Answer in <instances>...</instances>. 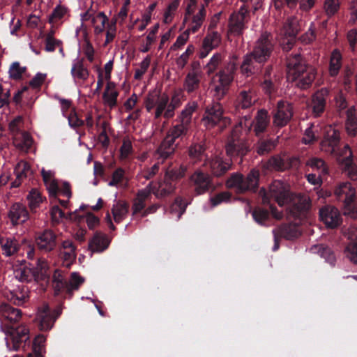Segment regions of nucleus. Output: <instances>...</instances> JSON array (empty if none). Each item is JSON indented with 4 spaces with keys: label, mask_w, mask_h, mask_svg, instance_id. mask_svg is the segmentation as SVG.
<instances>
[{
    "label": "nucleus",
    "mask_w": 357,
    "mask_h": 357,
    "mask_svg": "<svg viewBox=\"0 0 357 357\" xmlns=\"http://www.w3.org/2000/svg\"><path fill=\"white\" fill-rule=\"evenodd\" d=\"M336 198L342 202L344 213L355 215L357 207L355 203L356 191L349 182L340 183L335 190Z\"/></svg>",
    "instance_id": "obj_13"
},
{
    "label": "nucleus",
    "mask_w": 357,
    "mask_h": 357,
    "mask_svg": "<svg viewBox=\"0 0 357 357\" xmlns=\"http://www.w3.org/2000/svg\"><path fill=\"white\" fill-rule=\"evenodd\" d=\"M187 172V166L183 164H172L167 169L165 177L178 184V182L183 178Z\"/></svg>",
    "instance_id": "obj_36"
},
{
    "label": "nucleus",
    "mask_w": 357,
    "mask_h": 357,
    "mask_svg": "<svg viewBox=\"0 0 357 357\" xmlns=\"http://www.w3.org/2000/svg\"><path fill=\"white\" fill-rule=\"evenodd\" d=\"M183 89L188 95L196 93L200 87V77L196 72H189L183 81Z\"/></svg>",
    "instance_id": "obj_33"
},
{
    "label": "nucleus",
    "mask_w": 357,
    "mask_h": 357,
    "mask_svg": "<svg viewBox=\"0 0 357 357\" xmlns=\"http://www.w3.org/2000/svg\"><path fill=\"white\" fill-rule=\"evenodd\" d=\"M26 70V67H22L19 62L15 61L12 63L9 68V77L12 79L19 80L22 79V75Z\"/></svg>",
    "instance_id": "obj_53"
},
{
    "label": "nucleus",
    "mask_w": 357,
    "mask_h": 357,
    "mask_svg": "<svg viewBox=\"0 0 357 357\" xmlns=\"http://www.w3.org/2000/svg\"><path fill=\"white\" fill-rule=\"evenodd\" d=\"M107 23H108V17L105 13H98L92 19V26L94 29V34L100 35L107 28Z\"/></svg>",
    "instance_id": "obj_43"
},
{
    "label": "nucleus",
    "mask_w": 357,
    "mask_h": 357,
    "mask_svg": "<svg viewBox=\"0 0 357 357\" xmlns=\"http://www.w3.org/2000/svg\"><path fill=\"white\" fill-rule=\"evenodd\" d=\"M195 193L200 195L208 192L213 185L211 177L200 170H196L190 177Z\"/></svg>",
    "instance_id": "obj_18"
},
{
    "label": "nucleus",
    "mask_w": 357,
    "mask_h": 357,
    "mask_svg": "<svg viewBox=\"0 0 357 357\" xmlns=\"http://www.w3.org/2000/svg\"><path fill=\"white\" fill-rule=\"evenodd\" d=\"M161 189L160 190L162 192V198L169 196V195L174 192L175 190L177 188V183L173 181H170L169 179H166V177L164 176V181L160 183Z\"/></svg>",
    "instance_id": "obj_61"
},
{
    "label": "nucleus",
    "mask_w": 357,
    "mask_h": 357,
    "mask_svg": "<svg viewBox=\"0 0 357 357\" xmlns=\"http://www.w3.org/2000/svg\"><path fill=\"white\" fill-rule=\"evenodd\" d=\"M205 6H206L202 5L199 12L192 16V22L188 29L193 33L198 31L205 20L206 15Z\"/></svg>",
    "instance_id": "obj_46"
},
{
    "label": "nucleus",
    "mask_w": 357,
    "mask_h": 357,
    "mask_svg": "<svg viewBox=\"0 0 357 357\" xmlns=\"http://www.w3.org/2000/svg\"><path fill=\"white\" fill-rule=\"evenodd\" d=\"M270 213L277 220H280L283 217L282 213L279 212L273 204H269V210L261 207H257L253 210L252 215L256 222L259 225H264L265 222L269 220Z\"/></svg>",
    "instance_id": "obj_26"
},
{
    "label": "nucleus",
    "mask_w": 357,
    "mask_h": 357,
    "mask_svg": "<svg viewBox=\"0 0 357 357\" xmlns=\"http://www.w3.org/2000/svg\"><path fill=\"white\" fill-rule=\"evenodd\" d=\"M347 257L354 264H357V243H350L345 248Z\"/></svg>",
    "instance_id": "obj_64"
},
{
    "label": "nucleus",
    "mask_w": 357,
    "mask_h": 357,
    "mask_svg": "<svg viewBox=\"0 0 357 357\" xmlns=\"http://www.w3.org/2000/svg\"><path fill=\"white\" fill-rule=\"evenodd\" d=\"M354 73V70L351 66L347 64L343 67L341 78L345 88H351Z\"/></svg>",
    "instance_id": "obj_58"
},
{
    "label": "nucleus",
    "mask_w": 357,
    "mask_h": 357,
    "mask_svg": "<svg viewBox=\"0 0 357 357\" xmlns=\"http://www.w3.org/2000/svg\"><path fill=\"white\" fill-rule=\"evenodd\" d=\"M197 107L198 104L196 101L190 102L185 106L174 120V124L167 132L166 136L168 139L172 138L176 142V139L182 140L188 135L191 128L192 114Z\"/></svg>",
    "instance_id": "obj_3"
},
{
    "label": "nucleus",
    "mask_w": 357,
    "mask_h": 357,
    "mask_svg": "<svg viewBox=\"0 0 357 357\" xmlns=\"http://www.w3.org/2000/svg\"><path fill=\"white\" fill-rule=\"evenodd\" d=\"M236 59L237 57L234 56L233 60L226 63L224 67L215 75L218 79H214L213 84V97L216 100L215 102L221 100L229 91L238 68L236 63Z\"/></svg>",
    "instance_id": "obj_5"
},
{
    "label": "nucleus",
    "mask_w": 357,
    "mask_h": 357,
    "mask_svg": "<svg viewBox=\"0 0 357 357\" xmlns=\"http://www.w3.org/2000/svg\"><path fill=\"white\" fill-rule=\"evenodd\" d=\"M264 167L268 170L284 171L289 165L286 163L280 155L271 157L264 164Z\"/></svg>",
    "instance_id": "obj_45"
},
{
    "label": "nucleus",
    "mask_w": 357,
    "mask_h": 357,
    "mask_svg": "<svg viewBox=\"0 0 357 357\" xmlns=\"http://www.w3.org/2000/svg\"><path fill=\"white\" fill-rule=\"evenodd\" d=\"M52 221L54 224H59L63 219H70L71 214L66 215L59 206H54L50 210Z\"/></svg>",
    "instance_id": "obj_57"
},
{
    "label": "nucleus",
    "mask_w": 357,
    "mask_h": 357,
    "mask_svg": "<svg viewBox=\"0 0 357 357\" xmlns=\"http://www.w3.org/2000/svg\"><path fill=\"white\" fill-rule=\"evenodd\" d=\"M287 79L301 89L310 88L317 74V68L307 63L300 54H289L286 58Z\"/></svg>",
    "instance_id": "obj_2"
},
{
    "label": "nucleus",
    "mask_w": 357,
    "mask_h": 357,
    "mask_svg": "<svg viewBox=\"0 0 357 357\" xmlns=\"http://www.w3.org/2000/svg\"><path fill=\"white\" fill-rule=\"evenodd\" d=\"M205 143L202 141L200 142H193L188 148V155L195 162L202 160L206 155Z\"/></svg>",
    "instance_id": "obj_39"
},
{
    "label": "nucleus",
    "mask_w": 357,
    "mask_h": 357,
    "mask_svg": "<svg viewBox=\"0 0 357 357\" xmlns=\"http://www.w3.org/2000/svg\"><path fill=\"white\" fill-rule=\"evenodd\" d=\"M4 296L16 305H22L29 299L28 291H5Z\"/></svg>",
    "instance_id": "obj_44"
},
{
    "label": "nucleus",
    "mask_w": 357,
    "mask_h": 357,
    "mask_svg": "<svg viewBox=\"0 0 357 357\" xmlns=\"http://www.w3.org/2000/svg\"><path fill=\"white\" fill-rule=\"evenodd\" d=\"M35 245L38 251L43 254H50L55 250L58 245L56 234L50 229L36 233Z\"/></svg>",
    "instance_id": "obj_14"
},
{
    "label": "nucleus",
    "mask_w": 357,
    "mask_h": 357,
    "mask_svg": "<svg viewBox=\"0 0 357 357\" xmlns=\"http://www.w3.org/2000/svg\"><path fill=\"white\" fill-rule=\"evenodd\" d=\"M328 94V90L326 88H322L312 95L310 107L314 116H320L324 112Z\"/></svg>",
    "instance_id": "obj_24"
},
{
    "label": "nucleus",
    "mask_w": 357,
    "mask_h": 357,
    "mask_svg": "<svg viewBox=\"0 0 357 357\" xmlns=\"http://www.w3.org/2000/svg\"><path fill=\"white\" fill-rule=\"evenodd\" d=\"M340 9L339 0H325L324 10L328 17L335 15Z\"/></svg>",
    "instance_id": "obj_56"
},
{
    "label": "nucleus",
    "mask_w": 357,
    "mask_h": 357,
    "mask_svg": "<svg viewBox=\"0 0 357 357\" xmlns=\"http://www.w3.org/2000/svg\"><path fill=\"white\" fill-rule=\"evenodd\" d=\"M61 310L57 308L51 312L47 303H43L38 308L36 319L39 323V326L43 331L52 328L56 318L61 314Z\"/></svg>",
    "instance_id": "obj_17"
},
{
    "label": "nucleus",
    "mask_w": 357,
    "mask_h": 357,
    "mask_svg": "<svg viewBox=\"0 0 357 357\" xmlns=\"http://www.w3.org/2000/svg\"><path fill=\"white\" fill-rule=\"evenodd\" d=\"M321 220L328 228H335L342 222L340 213L337 208L333 206H325L319 210Z\"/></svg>",
    "instance_id": "obj_22"
},
{
    "label": "nucleus",
    "mask_w": 357,
    "mask_h": 357,
    "mask_svg": "<svg viewBox=\"0 0 357 357\" xmlns=\"http://www.w3.org/2000/svg\"><path fill=\"white\" fill-rule=\"evenodd\" d=\"M274 49L273 35L267 31L263 32L255 42L252 50L243 56L239 67L241 74L246 77L258 74L270 59Z\"/></svg>",
    "instance_id": "obj_1"
},
{
    "label": "nucleus",
    "mask_w": 357,
    "mask_h": 357,
    "mask_svg": "<svg viewBox=\"0 0 357 357\" xmlns=\"http://www.w3.org/2000/svg\"><path fill=\"white\" fill-rule=\"evenodd\" d=\"M14 173L17 178L24 180L32 174V170L29 162L24 160H20L15 167Z\"/></svg>",
    "instance_id": "obj_51"
},
{
    "label": "nucleus",
    "mask_w": 357,
    "mask_h": 357,
    "mask_svg": "<svg viewBox=\"0 0 357 357\" xmlns=\"http://www.w3.org/2000/svg\"><path fill=\"white\" fill-rule=\"evenodd\" d=\"M273 124L278 127H283L287 124L291 119L293 112L290 104L283 100H280L277 106L273 109Z\"/></svg>",
    "instance_id": "obj_19"
},
{
    "label": "nucleus",
    "mask_w": 357,
    "mask_h": 357,
    "mask_svg": "<svg viewBox=\"0 0 357 357\" xmlns=\"http://www.w3.org/2000/svg\"><path fill=\"white\" fill-rule=\"evenodd\" d=\"M21 316L22 312L20 310L14 308L6 303L0 305V319L1 321L15 323L20 321Z\"/></svg>",
    "instance_id": "obj_34"
},
{
    "label": "nucleus",
    "mask_w": 357,
    "mask_h": 357,
    "mask_svg": "<svg viewBox=\"0 0 357 357\" xmlns=\"http://www.w3.org/2000/svg\"><path fill=\"white\" fill-rule=\"evenodd\" d=\"M245 128L243 116L239 122L232 128L225 146L227 155L229 158H239L242 162L243 158L250 151L248 141L241 137L243 129Z\"/></svg>",
    "instance_id": "obj_4"
},
{
    "label": "nucleus",
    "mask_w": 357,
    "mask_h": 357,
    "mask_svg": "<svg viewBox=\"0 0 357 357\" xmlns=\"http://www.w3.org/2000/svg\"><path fill=\"white\" fill-rule=\"evenodd\" d=\"M231 195L230 192L224 191L219 192L210 199L211 204L213 207L217 206L222 203L229 202L231 199Z\"/></svg>",
    "instance_id": "obj_59"
},
{
    "label": "nucleus",
    "mask_w": 357,
    "mask_h": 357,
    "mask_svg": "<svg viewBox=\"0 0 357 357\" xmlns=\"http://www.w3.org/2000/svg\"><path fill=\"white\" fill-rule=\"evenodd\" d=\"M118 96L119 92L116 90H113L111 92L104 91L102 99L105 105H108L110 108H114L117 105Z\"/></svg>",
    "instance_id": "obj_60"
},
{
    "label": "nucleus",
    "mask_w": 357,
    "mask_h": 357,
    "mask_svg": "<svg viewBox=\"0 0 357 357\" xmlns=\"http://www.w3.org/2000/svg\"><path fill=\"white\" fill-rule=\"evenodd\" d=\"M188 204L185 202L181 197H177L170 206V213L175 214L177 217V220H179L185 212Z\"/></svg>",
    "instance_id": "obj_49"
},
{
    "label": "nucleus",
    "mask_w": 357,
    "mask_h": 357,
    "mask_svg": "<svg viewBox=\"0 0 357 357\" xmlns=\"http://www.w3.org/2000/svg\"><path fill=\"white\" fill-rule=\"evenodd\" d=\"M254 94L255 92L251 89H242L238 92L234 103L235 110L237 113L243 116L242 111H246L247 114H250L251 108L255 102Z\"/></svg>",
    "instance_id": "obj_20"
},
{
    "label": "nucleus",
    "mask_w": 357,
    "mask_h": 357,
    "mask_svg": "<svg viewBox=\"0 0 357 357\" xmlns=\"http://www.w3.org/2000/svg\"><path fill=\"white\" fill-rule=\"evenodd\" d=\"M277 146V141L273 139L259 138L255 144V151L259 155H265L271 153Z\"/></svg>",
    "instance_id": "obj_40"
},
{
    "label": "nucleus",
    "mask_w": 357,
    "mask_h": 357,
    "mask_svg": "<svg viewBox=\"0 0 357 357\" xmlns=\"http://www.w3.org/2000/svg\"><path fill=\"white\" fill-rule=\"evenodd\" d=\"M84 58L77 59L74 61L70 72L74 79H78L83 81L88 79L89 76V71L87 68L84 66Z\"/></svg>",
    "instance_id": "obj_37"
},
{
    "label": "nucleus",
    "mask_w": 357,
    "mask_h": 357,
    "mask_svg": "<svg viewBox=\"0 0 357 357\" xmlns=\"http://www.w3.org/2000/svg\"><path fill=\"white\" fill-rule=\"evenodd\" d=\"M77 247L72 240L67 239L61 242L58 249V255L63 260V266L69 268L74 263L76 257Z\"/></svg>",
    "instance_id": "obj_21"
},
{
    "label": "nucleus",
    "mask_w": 357,
    "mask_h": 357,
    "mask_svg": "<svg viewBox=\"0 0 357 357\" xmlns=\"http://www.w3.org/2000/svg\"><path fill=\"white\" fill-rule=\"evenodd\" d=\"M340 162L344 166V170L347 172L349 176L353 179H357V165L354 162L353 152L349 144L342 148L340 158H338Z\"/></svg>",
    "instance_id": "obj_23"
},
{
    "label": "nucleus",
    "mask_w": 357,
    "mask_h": 357,
    "mask_svg": "<svg viewBox=\"0 0 357 357\" xmlns=\"http://www.w3.org/2000/svg\"><path fill=\"white\" fill-rule=\"evenodd\" d=\"M29 206L31 211L34 212L43 202V198L40 192L36 189H32L27 195Z\"/></svg>",
    "instance_id": "obj_52"
},
{
    "label": "nucleus",
    "mask_w": 357,
    "mask_h": 357,
    "mask_svg": "<svg viewBox=\"0 0 357 357\" xmlns=\"http://www.w3.org/2000/svg\"><path fill=\"white\" fill-rule=\"evenodd\" d=\"M221 41V36L217 31L208 32L203 40V47L213 50L218 47Z\"/></svg>",
    "instance_id": "obj_50"
},
{
    "label": "nucleus",
    "mask_w": 357,
    "mask_h": 357,
    "mask_svg": "<svg viewBox=\"0 0 357 357\" xmlns=\"http://www.w3.org/2000/svg\"><path fill=\"white\" fill-rule=\"evenodd\" d=\"M48 269L47 261L45 259H38L35 268L20 267L15 270L14 274L15 278L22 282H29L32 280L37 282H48L50 280Z\"/></svg>",
    "instance_id": "obj_8"
},
{
    "label": "nucleus",
    "mask_w": 357,
    "mask_h": 357,
    "mask_svg": "<svg viewBox=\"0 0 357 357\" xmlns=\"http://www.w3.org/2000/svg\"><path fill=\"white\" fill-rule=\"evenodd\" d=\"M243 118L247 132L252 130L257 137H261L267 131L271 120L268 112L265 109H259L252 120L250 114H245Z\"/></svg>",
    "instance_id": "obj_11"
},
{
    "label": "nucleus",
    "mask_w": 357,
    "mask_h": 357,
    "mask_svg": "<svg viewBox=\"0 0 357 357\" xmlns=\"http://www.w3.org/2000/svg\"><path fill=\"white\" fill-rule=\"evenodd\" d=\"M342 55L338 49L332 51L328 64V74L331 77H336L342 68Z\"/></svg>",
    "instance_id": "obj_32"
},
{
    "label": "nucleus",
    "mask_w": 357,
    "mask_h": 357,
    "mask_svg": "<svg viewBox=\"0 0 357 357\" xmlns=\"http://www.w3.org/2000/svg\"><path fill=\"white\" fill-rule=\"evenodd\" d=\"M340 132L338 129L331 125L325 126L320 142L321 151L340 158L342 151V149H340Z\"/></svg>",
    "instance_id": "obj_10"
},
{
    "label": "nucleus",
    "mask_w": 357,
    "mask_h": 357,
    "mask_svg": "<svg viewBox=\"0 0 357 357\" xmlns=\"http://www.w3.org/2000/svg\"><path fill=\"white\" fill-rule=\"evenodd\" d=\"M169 96L166 93L161 94L153 90L150 91L145 98L144 105L146 111L153 114L155 119H159L165 113L168 106Z\"/></svg>",
    "instance_id": "obj_9"
},
{
    "label": "nucleus",
    "mask_w": 357,
    "mask_h": 357,
    "mask_svg": "<svg viewBox=\"0 0 357 357\" xmlns=\"http://www.w3.org/2000/svg\"><path fill=\"white\" fill-rule=\"evenodd\" d=\"M346 130L350 137H355L357 134V114L354 107L347 111Z\"/></svg>",
    "instance_id": "obj_42"
},
{
    "label": "nucleus",
    "mask_w": 357,
    "mask_h": 357,
    "mask_svg": "<svg viewBox=\"0 0 357 357\" xmlns=\"http://www.w3.org/2000/svg\"><path fill=\"white\" fill-rule=\"evenodd\" d=\"M129 211V204L123 200H119L114 204L112 213L115 222L120 223L126 218Z\"/></svg>",
    "instance_id": "obj_38"
},
{
    "label": "nucleus",
    "mask_w": 357,
    "mask_h": 357,
    "mask_svg": "<svg viewBox=\"0 0 357 357\" xmlns=\"http://www.w3.org/2000/svg\"><path fill=\"white\" fill-rule=\"evenodd\" d=\"M52 282L54 290H63L65 288H67L66 290H72L71 289L68 288V283L66 280L63 272L59 269H56L54 271L52 278Z\"/></svg>",
    "instance_id": "obj_48"
},
{
    "label": "nucleus",
    "mask_w": 357,
    "mask_h": 357,
    "mask_svg": "<svg viewBox=\"0 0 357 357\" xmlns=\"http://www.w3.org/2000/svg\"><path fill=\"white\" fill-rule=\"evenodd\" d=\"M29 339V329L25 326L10 328L6 332V344L10 350H17Z\"/></svg>",
    "instance_id": "obj_16"
},
{
    "label": "nucleus",
    "mask_w": 357,
    "mask_h": 357,
    "mask_svg": "<svg viewBox=\"0 0 357 357\" xmlns=\"http://www.w3.org/2000/svg\"><path fill=\"white\" fill-rule=\"evenodd\" d=\"M180 4V0H173L167 6L164 13V21L165 23H169L173 19L174 13L176 11Z\"/></svg>",
    "instance_id": "obj_62"
},
{
    "label": "nucleus",
    "mask_w": 357,
    "mask_h": 357,
    "mask_svg": "<svg viewBox=\"0 0 357 357\" xmlns=\"http://www.w3.org/2000/svg\"><path fill=\"white\" fill-rule=\"evenodd\" d=\"M195 47L193 45L190 44L187 47L185 51L176 60V65L180 69L185 68L188 62L189 58L195 52Z\"/></svg>",
    "instance_id": "obj_54"
},
{
    "label": "nucleus",
    "mask_w": 357,
    "mask_h": 357,
    "mask_svg": "<svg viewBox=\"0 0 357 357\" xmlns=\"http://www.w3.org/2000/svg\"><path fill=\"white\" fill-rule=\"evenodd\" d=\"M56 48H58L61 56L64 57L65 53L62 41L51 36H46L45 38V50L48 52H52Z\"/></svg>",
    "instance_id": "obj_47"
},
{
    "label": "nucleus",
    "mask_w": 357,
    "mask_h": 357,
    "mask_svg": "<svg viewBox=\"0 0 357 357\" xmlns=\"http://www.w3.org/2000/svg\"><path fill=\"white\" fill-rule=\"evenodd\" d=\"M259 171L256 169H251L246 176L238 172L232 173L226 181V186L234 189L236 193L256 192L259 188Z\"/></svg>",
    "instance_id": "obj_6"
},
{
    "label": "nucleus",
    "mask_w": 357,
    "mask_h": 357,
    "mask_svg": "<svg viewBox=\"0 0 357 357\" xmlns=\"http://www.w3.org/2000/svg\"><path fill=\"white\" fill-rule=\"evenodd\" d=\"M250 9L247 5H242L238 11L234 12L229 19V31L231 34L240 36L247 28L245 23L249 17Z\"/></svg>",
    "instance_id": "obj_15"
},
{
    "label": "nucleus",
    "mask_w": 357,
    "mask_h": 357,
    "mask_svg": "<svg viewBox=\"0 0 357 357\" xmlns=\"http://www.w3.org/2000/svg\"><path fill=\"white\" fill-rule=\"evenodd\" d=\"M260 86L264 93L268 96H271L277 90L275 79H262Z\"/></svg>",
    "instance_id": "obj_63"
},
{
    "label": "nucleus",
    "mask_w": 357,
    "mask_h": 357,
    "mask_svg": "<svg viewBox=\"0 0 357 357\" xmlns=\"http://www.w3.org/2000/svg\"><path fill=\"white\" fill-rule=\"evenodd\" d=\"M8 217L12 225L16 226L24 223L29 219V213L24 204L15 202L10 206Z\"/></svg>",
    "instance_id": "obj_25"
},
{
    "label": "nucleus",
    "mask_w": 357,
    "mask_h": 357,
    "mask_svg": "<svg viewBox=\"0 0 357 357\" xmlns=\"http://www.w3.org/2000/svg\"><path fill=\"white\" fill-rule=\"evenodd\" d=\"M0 245L3 255L6 257H10L16 254L20 249L18 241L13 236H1Z\"/></svg>",
    "instance_id": "obj_35"
},
{
    "label": "nucleus",
    "mask_w": 357,
    "mask_h": 357,
    "mask_svg": "<svg viewBox=\"0 0 357 357\" xmlns=\"http://www.w3.org/2000/svg\"><path fill=\"white\" fill-rule=\"evenodd\" d=\"M110 242L106 234L97 231L89 242V248L93 252H102L107 249Z\"/></svg>",
    "instance_id": "obj_29"
},
{
    "label": "nucleus",
    "mask_w": 357,
    "mask_h": 357,
    "mask_svg": "<svg viewBox=\"0 0 357 357\" xmlns=\"http://www.w3.org/2000/svg\"><path fill=\"white\" fill-rule=\"evenodd\" d=\"M178 143L174 142L173 139H168L167 136L160 143L155 151V157L162 163L166 159L170 158L174 153Z\"/></svg>",
    "instance_id": "obj_27"
},
{
    "label": "nucleus",
    "mask_w": 357,
    "mask_h": 357,
    "mask_svg": "<svg viewBox=\"0 0 357 357\" xmlns=\"http://www.w3.org/2000/svg\"><path fill=\"white\" fill-rule=\"evenodd\" d=\"M201 121L206 129L217 128L220 132L231 124V119L224 115L222 105L215 101L206 106Z\"/></svg>",
    "instance_id": "obj_7"
},
{
    "label": "nucleus",
    "mask_w": 357,
    "mask_h": 357,
    "mask_svg": "<svg viewBox=\"0 0 357 357\" xmlns=\"http://www.w3.org/2000/svg\"><path fill=\"white\" fill-rule=\"evenodd\" d=\"M260 193L262 195L264 204H269L271 198L280 206H283L289 200V190L287 186L279 180H275L271 183L268 192L263 188Z\"/></svg>",
    "instance_id": "obj_12"
},
{
    "label": "nucleus",
    "mask_w": 357,
    "mask_h": 357,
    "mask_svg": "<svg viewBox=\"0 0 357 357\" xmlns=\"http://www.w3.org/2000/svg\"><path fill=\"white\" fill-rule=\"evenodd\" d=\"M314 249H318V252L320 254V256L325 259L326 262L332 266L335 265L336 261L335 256L330 248L320 245L319 248L315 247Z\"/></svg>",
    "instance_id": "obj_55"
},
{
    "label": "nucleus",
    "mask_w": 357,
    "mask_h": 357,
    "mask_svg": "<svg viewBox=\"0 0 357 357\" xmlns=\"http://www.w3.org/2000/svg\"><path fill=\"white\" fill-rule=\"evenodd\" d=\"M280 237L286 240H294L298 238L301 232L299 229V227L296 224H282L280 227L274 229Z\"/></svg>",
    "instance_id": "obj_31"
},
{
    "label": "nucleus",
    "mask_w": 357,
    "mask_h": 357,
    "mask_svg": "<svg viewBox=\"0 0 357 357\" xmlns=\"http://www.w3.org/2000/svg\"><path fill=\"white\" fill-rule=\"evenodd\" d=\"M149 199L148 192L139 190L132 200V215L134 216L142 212L146 207V202Z\"/></svg>",
    "instance_id": "obj_41"
},
{
    "label": "nucleus",
    "mask_w": 357,
    "mask_h": 357,
    "mask_svg": "<svg viewBox=\"0 0 357 357\" xmlns=\"http://www.w3.org/2000/svg\"><path fill=\"white\" fill-rule=\"evenodd\" d=\"M185 100V95L182 89L173 92L171 98H169L168 106L165 113V118L169 119L174 117L175 110L180 107Z\"/></svg>",
    "instance_id": "obj_30"
},
{
    "label": "nucleus",
    "mask_w": 357,
    "mask_h": 357,
    "mask_svg": "<svg viewBox=\"0 0 357 357\" xmlns=\"http://www.w3.org/2000/svg\"><path fill=\"white\" fill-rule=\"evenodd\" d=\"M238 158H230L229 160H224L220 157H215L210 162L211 173L215 176H221L229 171L232 166V160Z\"/></svg>",
    "instance_id": "obj_28"
}]
</instances>
